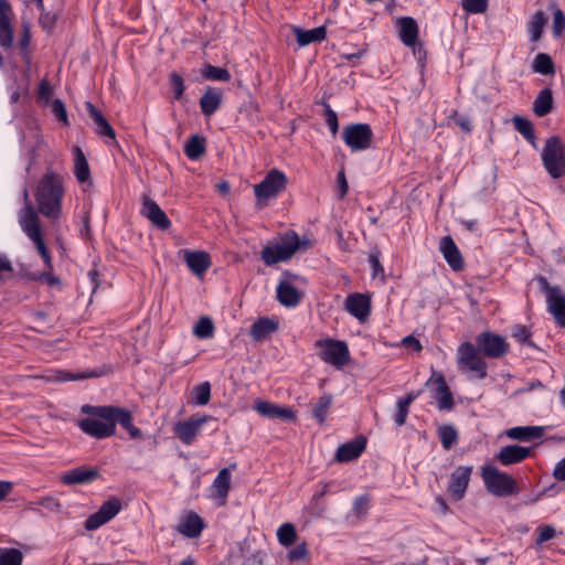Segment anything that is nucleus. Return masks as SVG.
Returning <instances> with one entry per match:
<instances>
[{"instance_id":"f257e3e1","label":"nucleus","mask_w":565,"mask_h":565,"mask_svg":"<svg viewBox=\"0 0 565 565\" xmlns=\"http://www.w3.org/2000/svg\"><path fill=\"white\" fill-rule=\"evenodd\" d=\"M81 412L87 417L78 420L77 425L83 433L90 437L103 439L115 435L116 423L120 424L131 438L141 436L140 429L132 425L131 413L126 408L85 404L81 407Z\"/></svg>"},{"instance_id":"f03ea898","label":"nucleus","mask_w":565,"mask_h":565,"mask_svg":"<svg viewBox=\"0 0 565 565\" xmlns=\"http://www.w3.org/2000/svg\"><path fill=\"white\" fill-rule=\"evenodd\" d=\"M64 194L63 179L53 171H47L40 180L35 199L39 211L49 218L61 215V201Z\"/></svg>"},{"instance_id":"7ed1b4c3","label":"nucleus","mask_w":565,"mask_h":565,"mask_svg":"<svg viewBox=\"0 0 565 565\" xmlns=\"http://www.w3.org/2000/svg\"><path fill=\"white\" fill-rule=\"evenodd\" d=\"M543 166L553 179L565 175V143L558 136L545 140L541 153Z\"/></svg>"},{"instance_id":"20e7f679","label":"nucleus","mask_w":565,"mask_h":565,"mask_svg":"<svg viewBox=\"0 0 565 565\" xmlns=\"http://www.w3.org/2000/svg\"><path fill=\"white\" fill-rule=\"evenodd\" d=\"M481 477L488 492L495 497H509L520 491L514 478L495 467L483 466Z\"/></svg>"},{"instance_id":"39448f33","label":"nucleus","mask_w":565,"mask_h":565,"mask_svg":"<svg viewBox=\"0 0 565 565\" xmlns=\"http://www.w3.org/2000/svg\"><path fill=\"white\" fill-rule=\"evenodd\" d=\"M300 248H307V242L301 243L295 232H288L281 238V243L275 246H266L262 250V259L267 265H275L279 262H286Z\"/></svg>"},{"instance_id":"423d86ee","label":"nucleus","mask_w":565,"mask_h":565,"mask_svg":"<svg viewBox=\"0 0 565 565\" xmlns=\"http://www.w3.org/2000/svg\"><path fill=\"white\" fill-rule=\"evenodd\" d=\"M20 225L28 237L34 242L39 254L44 260V264L51 268L52 257L42 237L39 216L34 212L31 203H28L26 206H24L22 210L20 216Z\"/></svg>"},{"instance_id":"0eeeda50","label":"nucleus","mask_w":565,"mask_h":565,"mask_svg":"<svg viewBox=\"0 0 565 565\" xmlns=\"http://www.w3.org/2000/svg\"><path fill=\"white\" fill-rule=\"evenodd\" d=\"M288 183L287 175L278 170L271 169L264 180L254 185V194L257 198L258 207H264L270 199L281 193Z\"/></svg>"},{"instance_id":"6e6552de","label":"nucleus","mask_w":565,"mask_h":565,"mask_svg":"<svg viewBox=\"0 0 565 565\" xmlns=\"http://www.w3.org/2000/svg\"><path fill=\"white\" fill-rule=\"evenodd\" d=\"M457 360L461 370L473 372L478 379L487 376V363L480 355V350L471 342H463L459 345Z\"/></svg>"},{"instance_id":"1a4fd4ad","label":"nucleus","mask_w":565,"mask_h":565,"mask_svg":"<svg viewBox=\"0 0 565 565\" xmlns=\"http://www.w3.org/2000/svg\"><path fill=\"white\" fill-rule=\"evenodd\" d=\"M342 138L351 151H362L371 147L373 131L369 124H351L343 127Z\"/></svg>"},{"instance_id":"9d476101","label":"nucleus","mask_w":565,"mask_h":565,"mask_svg":"<svg viewBox=\"0 0 565 565\" xmlns=\"http://www.w3.org/2000/svg\"><path fill=\"white\" fill-rule=\"evenodd\" d=\"M318 345L321 348L320 356L326 363L340 367L350 360L349 348L343 341L328 339L319 341Z\"/></svg>"},{"instance_id":"9b49d317","label":"nucleus","mask_w":565,"mask_h":565,"mask_svg":"<svg viewBox=\"0 0 565 565\" xmlns=\"http://www.w3.org/2000/svg\"><path fill=\"white\" fill-rule=\"evenodd\" d=\"M476 343L480 352L491 359H498L508 351L505 339L490 331L481 332L476 338Z\"/></svg>"},{"instance_id":"f8f14e48","label":"nucleus","mask_w":565,"mask_h":565,"mask_svg":"<svg viewBox=\"0 0 565 565\" xmlns=\"http://www.w3.org/2000/svg\"><path fill=\"white\" fill-rule=\"evenodd\" d=\"M207 415H193L186 420L179 422L174 425L173 431L175 436L184 444L191 445L199 435L202 426L210 419Z\"/></svg>"},{"instance_id":"ddd939ff","label":"nucleus","mask_w":565,"mask_h":565,"mask_svg":"<svg viewBox=\"0 0 565 565\" xmlns=\"http://www.w3.org/2000/svg\"><path fill=\"white\" fill-rule=\"evenodd\" d=\"M121 510V502L117 498H110L108 501L104 502L99 510L93 514H90L85 521V529L87 531H94L100 527L102 525L109 522L115 515L119 513Z\"/></svg>"},{"instance_id":"4468645a","label":"nucleus","mask_w":565,"mask_h":565,"mask_svg":"<svg viewBox=\"0 0 565 565\" xmlns=\"http://www.w3.org/2000/svg\"><path fill=\"white\" fill-rule=\"evenodd\" d=\"M472 473L471 466H458L450 473L447 487L448 493L456 501L463 499Z\"/></svg>"},{"instance_id":"2eb2a0df","label":"nucleus","mask_w":565,"mask_h":565,"mask_svg":"<svg viewBox=\"0 0 565 565\" xmlns=\"http://www.w3.org/2000/svg\"><path fill=\"white\" fill-rule=\"evenodd\" d=\"M140 214L161 231L169 230L171 226V222L164 211L148 194L141 195Z\"/></svg>"},{"instance_id":"dca6fc26","label":"nucleus","mask_w":565,"mask_h":565,"mask_svg":"<svg viewBox=\"0 0 565 565\" xmlns=\"http://www.w3.org/2000/svg\"><path fill=\"white\" fill-rule=\"evenodd\" d=\"M254 409L263 417L269 419H281L284 422H295L296 414L291 407L279 406L278 404L267 402L264 399H256L254 402Z\"/></svg>"},{"instance_id":"f3484780","label":"nucleus","mask_w":565,"mask_h":565,"mask_svg":"<svg viewBox=\"0 0 565 565\" xmlns=\"http://www.w3.org/2000/svg\"><path fill=\"white\" fill-rule=\"evenodd\" d=\"M12 8L7 0H0V46L10 49L13 44Z\"/></svg>"},{"instance_id":"a211bd4d","label":"nucleus","mask_w":565,"mask_h":565,"mask_svg":"<svg viewBox=\"0 0 565 565\" xmlns=\"http://www.w3.org/2000/svg\"><path fill=\"white\" fill-rule=\"evenodd\" d=\"M179 253L183 255L186 266L196 276H202L211 266V258L206 252L183 249Z\"/></svg>"},{"instance_id":"6ab92c4d","label":"nucleus","mask_w":565,"mask_h":565,"mask_svg":"<svg viewBox=\"0 0 565 565\" xmlns=\"http://www.w3.org/2000/svg\"><path fill=\"white\" fill-rule=\"evenodd\" d=\"M344 307L347 311L359 319L365 321L371 312L370 298L362 294H353L347 297Z\"/></svg>"},{"instance_id":"aec40b11","label":"nucleus","mask_w":565,"mask_h":565,"mask_svg":"<svg viewBox=\"0 0 565 565\" xmlns=\"http://www.w3.org/2000/svg\"><path fill=\"white\" fill-rule=\"evenodd\" d=\"M365 446V437L358 436L353 440H350L338 448L335 454V460L339 462H349L355 460L364 451Z\"/></svg>"},{"instance_id":"412c9836","label":"nucleus","mask_w":565,"mask_h":565,"mask_svg":"<svg viewBox=\"0 0 565 565\" xmlns=\"http://www.w3.org/2000/svg\"><path fill=\"white\" fill-rule=\"evenodd\" d=\"M439 247L450 268L455 271H460L463 268V259L454 239L450 236H444Z\"/></svg>"},{"instance_id":"4be33fe9","label":"nucleus","mask_w":565,"mask_h":565,"mask_svg":"<svg viewBox=\"0 0 565 565\" xmlns=\"http://www.w3.org/2000/svg\"><path fill=\"white\" fill-rule=\"evenodd\" d=\"M531 455V448L520 445H509L502 447L495 458L503 466L519 463Z\"/></svg>"},{"instance_id":"5701e85b","label":"nucleus","mask_w":565,"mask_h":565,"mask_svg":"<svg viewBox=\"0 0 565 565\" xmlns=\"http://www.w3.org/2000/svg\"><path fill=\"white\" fill-rule=\"evenodd\" d=\"M430 381H433L435 385L434 398L437 401V407L440 411H450L454 407L455 402L444 375L438 374Z\"/></svg>"},{"instance_id":"b1692460","label":"nucleus","mask_w":565,"mask_h":565,"mask_svg":"<svg viewBox=\"0 0 565 565\" xmlns=\"http://www.w3.org/2000/svg\"><path fill=\"white\" fill-rule=\"evenodd\" d=\"M279 328V323L275 318L262 317L258 318L250 327L249 335L254 341H264L269 338L270 334L276 332Z\"/></svg>"},{"instance_id":"393cba45","label":"nucleus","mask_w":565,"mask_h":565,"mask_svg":"<svg viewBox=\"0 0 565 565\" xmlns=\"http://www.w3.org/2000/svg\"><path fill=\"white\" fill-rule=\"evenodd\" d=\"M204 529L203 520L194 512L183 516L177 525V531L186 537H198Z\"/></svg>"},{"instance_id":"a878e982","label":"nucleus","mask_w":565,"mask_h":565,"mask_svg":"<svg viewBox=\"0 0 565 565\" xmlns=\"http://www.w3.org/2000/svg\"><path fill=\"white\" fill-rule=\"evenodd\" d=\"M86 109L96 126V134L114 140L116 132L104 115L90 102L86 103Z\"/></svg>"},{"instance_id":"bb28decb","label":"nucleus","mask_w":565,"mask_h":565,"mask_svg":"<svg viewBox=\"0 0 565 565\" xmlns=\"http://www.w3.org/2000/svg\"><path fill=\"white\" fill-rule=\"evenodd\" d=\"M399 28V39L406 46H415L418 38L417 22L411 17L399 18L397 21Z\"/></svg>"},{"instance_id":"cd10ccee","label":"nucleus","mask_w":565,"mask_h":565,"mask_svg":"<svg viewBox=\"0 0 565 565\" xmlns=\"http://www.w3.org/2000/svg\"><path fill=\"white\" fill-rule=\"evenodd\" d=\"M223 94L221 89L209 87L200 98L201 111L204 116L213 115L222 104Z\"/></svg>"},{"instance_id":"c85d7f7f","label":"nucleus","mask_w":565,"mask_h":565,"mask_svg":"<svg viewBox=\"0 0 565 565\" xmlns=\"http://www.w3.org/2000/svg\"><path fill=\"white\" fill-rule=\"evenodd\" d=\"M236 468V463L230 465V467L223 468L218 471L216 478L213 481V490L215 495L221 499V504H224L231 488V470Z\"/></svg>"},{"instance_id":"c756f323","label":"nucleus","mask_w":565,"mask_h":565,"mask_svg":"<svg viewBox=\"0 0 565 565\" xmlns=\"http://www.w3.org/2000/svg\"><path fill=\"white\" fill-rule=\"evenodd\" d=\"M98 470L97 469H86V468H76L65 472L61 480L65 484H83L88 483L97 479Z\"/></svg>"},{"instance_id":"7c9ffc66","label":"nucleus","mask_w":565,"mask_h":565,"mask_svg":"<svg viewBox=\"0 0 565 565\" xmlns=\"http://www.w3.org/2000/svg\"><path fill=\"white\" fill-rule=\"evenodd\" d=\"M277 300L285 307H296L301 300V294L288 281L277 286Z\"/></svg>"},{"instance_id":"2f4dec72","label":"nucleus","mask_w":565,"mask_h":565,"mask_svg":"<svg viewBox=\"0 0 565 565\" xmlns=\"http://www.w3.org/2000/svg\"><path fill=\"white\" fill-rule=\"evenodd\" d=\"M507 437L521 441L539 439L544 435V428L541 426H518L505 431Z\"/></svg>"},{"instance_id":"473e14b6","label":"nucleus","mask_w":565,"mask_h":565,"mask_svg":"<svg viewBox=\"0 0 565 565\" xmlns=\"http://www.w3.org/2000/svg\"><path fill=\"white\" fill-rule=\"evenodd\" d=\"M548 22V17L542 10L536 11L527 22V32L532 42H539L542 38L544 28Z\"/></svg>"},{"instance_id":"72a5a7b5","label":"nucleus","mask_w":565,"mask_h":565,"mask_svg":"<svg viewBox=\"0 0 565 565\" xmlns=\"http://www.w3.org/2000/svg\"><path fill=\"white\" fill-rule=\"evenodd\" d=\"M553 103L554 100L552 90L550 88H543L539 92L533 102V113L537 117H544L552 111Z\"/></svg>"},{"instance_id":"f704fd0d","label":"nucleus","mask_w":565,"mask_h":565,"mask_svg":"<svg viewBox=\"0 0 565 565\" xmlns=\"http://www.w3.org/2000/svg\"><path fill=\"white\" fill-rule=\"evenodd\" d=\"M547 307L556 322L565 327V296L562 292H554L547 297Z\"/></svg>"},{"instance_id":"c9c22d12","label":"nucleus","mask_w":565,"mask_h":565,"mask_svg":"<svg viewBox=\"0 0 565 565\" xmlns=\"http://www.w3.org/2000/svg\"><path fill=\"white\" fill-rule=\"evenodd\" d=\"M74 174L79 183L87 182L90 179L87 159L79 147L74 148Z\"/></svg>"},{"instance_id":"e433bc0d","label":"nucleus","mask_w":565,"mask_h":565,"mask_svg":"<svg viewBox=\"0 0 565 565\" xmlns=\"http://www.w3.org/2000/svg\"><path fill=\"white\" fill-rule=\"evenodd\" d=\"M294 33L296 35L299 46H306L310 43L322 41L326 39L327 34L324 26H318L311 30H302L300 28H295Z\"/></svg>"},{"instance_id":"4c0bfd02","label":"nucleus","mask_w":565,"mask_h":565,"mask_svg":"<svg viewBox=\"0 0 565 565\" xmlns=\"http://www.w3.org/2000/svg\"><path fill=\"white\" fill-rule=\"evenodd\" d=\"M515 130L521 134L534 148H536V137L531 120L521 116L512 118Z\"/></svg>"},{"instance_id":"58836bf2","label":"nucleus","mask_w":565,"mask_h":565,"mask_svg":"<svg viewBox=\"0 0 565 565\" xmlns=\"http://www.w3.org/2000/svg\"><path fill=\"white\" fill-rule=\"evenodd\" d=\"M184 152L192 160L201 158L205 152V139L196 135L192 136L185 145Z\"/></svg>"},{"instance_id":"ea45409f","label":"nucleus","mask_w":565,"mask_h":565,"mask_svg":"<svg viewBox=\"0 0 565 565\" xmlns=\"http://www.w3.org/2000/svg\"><path fill=\"white\" fill-rule=\"evenodd\" d=\"M332 405V395L331 394H323L319 397L317 403L315 404L312 408V415L313 417L320 423L323 424L326 422L328 412Z\"/></svg>"},{"instance_id":"a19ab883","label":"nucleus","mask_w":565,"mask_h":565,"mask_svg":"<svg viewBox=\"0 0 565 565\" xmlns=\"http://www.w3.org/2000/svg\"><path fill=\"white\" fill-rule=\"evenodd\" d=\"M533 71L543 75H553L555 68L551 56L546 53H539L533 61Z\"/></svg>"},{"instance_id":"79ce46f5","label":"nucleus","mask_w":565,"mask_h":565,"mask_svg":"<svg viewBox=\"0 0 565 565\" xmlns=\"http://www.w3.org/2000/svg\"><path fill=\"white\" fill-rule=\"evenodd\" d=\"M201 74L210 81L228 82L231 79L230 72L224 67L206 64L203 66Z\"/></svg>"},{"instance_id":"37998d69","label":"nucleus","mask_w":565,"mask_h":565,"mask_svg":"<svg viewBox=\"0 0 565 565\" xmlns=\"http://www.w3.org/2000/svg\"><path fill=\"white\" fill-rule=\"evenodd\" d=\"M438 436L446 450L452 448L458 440V433L452 425H444L438 429Z\"/></svg>"},{"instance_id":"c03bdc74","label":"nucleus","mask_w":565,"mask_h":565,"mask_svg":"<svg viewBox=\"0 0 565 565\" xmlns=\"http://www.w3.org/2000/svg\"><path fill=\"white\" fill-rule=\"evenodd\" d=\"M278 542L284 546H290L297 539V532L291 523H284L277 530Z\"/></svg>"},{"instance_id":"a18cd8bd","label":"nucleus","mask_w":565,"mask_h":565,"mask_svg":"<svg viewBox=\"0 0 565 565\" xmlns=\"http://www.w3.org/2000/svg\"><path fill=\"white\" fill-rule=\"evenodd\" d=\"M23 555L17 548L0 547V565H22Z\"/></svg>"},{"instance_id":"49530a36","label":"nucleus","mask_w":565,"mask_h":565,"mask_svg":"<svg viewBox=\"0 0 565 565\" xmlns=\"http://www.w3.org/2000/svg\"><path fill=\"white\" fill-rule=\"evenodd\" d=\"M193 333L200 339L211 338L214 333L212 319L209 317H201L194 326Z\"/></svg>"},{"instance_id":"de8ad7c7","label":"nucleus","mask_w":565,"mask_h":565,"mask_svg":"<svg viewBox=\"0 0 565 565\" xmlns=\"http://www.w3.org/2000/svg\"><path fill=\"white\" fill-rule=\"evenodd\" d=\"M35 505H40V507H42L51 512H54V513L61 512V509H62V504L60 503V501L56 498L51 497V495L43 497L36 501L30 502L28 504V509L31 511H36L34 508Z\"/></svg>"},{"instance_id":"09e8293b","label":"nucleus","mask_w":565,"mask_h":565,"mask_svg":"<svg viewBox=\"0 0 565 565\" xmlns=\"http://www.w3.org/2000/svg\"><path fill=\"white\" fill-rule=\"evenodd\" d=\"M195 395V404L196 405H206L211 398V384L209 382H203L196 385L193 390Z\"/></svg>"},{"instance_id":"8fccbe9b","label":"nucleus","mask_w":565,"mask_h":565,"mask_svg":"<svg viewBox=\"0 0 565 565\" xmlns=\"http://www.w3.org/2000/svg\"><path fill=\"white\" fill-rule=\"evenodd\" d=\"M169 81L174 94V98L181 100L185 90L183 77L180 74L172 72L169 76Z\"/></svg>"},{"instance_id":"3c124183","label":"nucleus","mask_w":565,"mask_h":565,"mask_svg":"<svg viewBox=\"0 0 565 565\" xmlns=\"http://www.w3.org/2000/svg\"><path fill=\"white\" fill-rule=\"evenodd\" d=\"M461 6L468 13H483L488 8V0H461Z\"/></svg>"},{"instance_id":"603ef678","label":"nucleus","mask_w":565,"mask_h":565,"mask_svg":"<svg viewBox=\"0 0 565 565\" xmlns=\"http://www.w3.org/2000/svg\"><path fill=\"white\" fill-rule=\"evenodd\" d=\"M565 30V14L561 9L553 12L552 31L555 38H559Z\"/></svg>"},{"instance_id":"864d4df0","label":"nucleus","mask_w":565,"mask_h":565,"mask_svg":"<svg viewBox=\"0 0 565 565\" xmlns=\"http://www.w3.org/2000/svg\"><path fill=\"white\" fill-rule=\"evenodd\" d=\"M51 110L61 122L68 125L67 111L62 99H54L51 104Z\"/></svg>"},{"instance_id":"5fc2aeb1","label":"nucleus","mask_w":565,"mask_h":565,"mask_svg":"<svg viewBox=\"0 0 565 565\" xmlns=\"http://www.w3.org/2000/svg\"><path fill=\"white\" fill-rule=\"evenodd\" d=\"M45 267L51 270V268H49L46 265ZM31 280H44L46 281L49 285L51 286H54V285H58L60 284V279L52 275L50 271H43V273H36V274H31L28 276Z\"/></svg>"},{"instance_id":"6e6d98bb","label":"nucleus","mask_w":565,"mask_h":565,"mask_svg":"<svg viewBox=\"0 0 565 565\" xmlns=\"http://www.w3.org/2000/svg\"><path fill=\"white\" fill-rule=\"evenodd\" d=\"M326 122L333 136L337 135L339 130V121L335 111H333L329 105L326 106Z\"/></svg>"},{"instance_id":"4d7b16f0","label":"nucleus","mask_w":565,"mask_h":565,"mask_svg":"<svg viewBox=\"0 0 565 565\" xmlns=\"http://www.w3.org/2000/svg\"><path fill=\"white\" fill-rule=\"evenodd\" d=\"M369 503H370V497L367 494L358 497L353 503V510H354L355 514L358 516L365 514V512L367 511V508H369Z\"/></svg>"},{"instance_id":"13d9d810","label":"nucleus","mask_w":565,"mask_h":565,"mask_svg":"<svg viewBox=\"0 0 565 565\" xmlns=\"http://www.w3.org/2000/svg\"><path fill=\"white\" fill-rule=\"evenodd\" d=\"M555 535H556V531L552 525L542 526L539 529L536 544L540 545L548 540H552Z\"/></svg>"},{"instance_id":"bf43d9fd","label":"nucleus","mask_w":565,"mask_h":565,"mask_svg":"<svg viewBox=\"0 0 565 565\" xmlns=\"http://www.w3.org/2000/svg\"><path fill=\"white\" fill-rule=\"evenodd\" d=\"M53 94L52 86L47 81L43 79L39 85V98L44 102V104H49Z\"/></svg>"},{"instance_id":"052dcab7","label":"nucleus","mask_w":565,"mask_h":565,"mask_svg":"<svg viewBox=\"0 0 565 565\" xmlns=\"http://www.w3.org/2000/svg\"><path fill=\"white\" fill-rule=\"evenodd\" d=\"M408 412L409 407L397 401V411L394 416V422L397 426H403L406 423Z\"/></svg>"},{"instance_id":"680f3d73","label":"nucleus","mask_w":565,"mask_h":565,"mask_svg":"<svg viewBox=\"0 0 565 565\" xmlns=\"http://www.w3.org/2000/svg\"><path fill=\"white\" fill-rule=\"evenodd\" d=\"M307 553V546L305 543H302L289 551L288 558L290 561H300L306 557Z\"/></svg>"},{"instance_id":"e2e57ef3","label":"nucleus","mask_w":565,"mask_h":565,"mask_svg":"<svg viewBox=\"0 0 565 565\" xmlns=\"http://www.w3.org/2000/svg\"><path fill=\"white\" fill-rule=\"evenodd\" d=\"M513 337L521 343L529 342L530 331L524 326H516L513 331Z\"/></svg>"},{"instance_id":"0e129e2a","label":"nucleus","mask_w":565,"mask_h":565,"mask_svg":"<svg viewBox=\"0 0 565 565\" xmlns=\"http://www.w3.org/2000/svg\"><path fill=\"white\" fill-rule=\"evenodd\" d=\"M369 262L371 264L373 276H377L379 274H383V267L380 263V255L379 252L371 253L369 256Z\"/></svg>"},{"instance_id":"69168bd1","label":"nucleus","mask_w":565,"mask_h":565,"mask_svg":"<svg viewBox=\"0 0 565 565\" xmlns=\"http://www.w3.org/2000/svg\"><path fill=\"white\" fill-rule=\"evenodd\" d=\"M402 345L405 348L412 349L413 351L419 352L422 351L423 347L418 339L414 338L413 335H407L402 340Z\"/></svg>"},{"instance_id":"338daca9","label":"nucleus","mask_w":565,"mask_h":565,"mask_svg":"<svg viewBox=\"0 0 565 565\" xmlns=\"http://www.w3.org/2000/svg\"><path fill=\"white\" fill-rule=\"evenodd\" d=\"M22 34H21V39H20V46L22 49H25L28 47V45L30 44V41H31V30H30V25L28 22H22Z\"/></svg>"},{"instance_id":"774afa93","label":"nucleus","mask_w":565,"mask_h":565,"mask_svg":"<svg viewBox=\"0 0 565 565\" xmlns=\"http://www.w3.org/2000/svg\"><path fill=\"white\" fill-rule=\"evenodd\" d=\"M553 477L558 481H565V457L556 463Z\"/></svg>"}]
</instances>
